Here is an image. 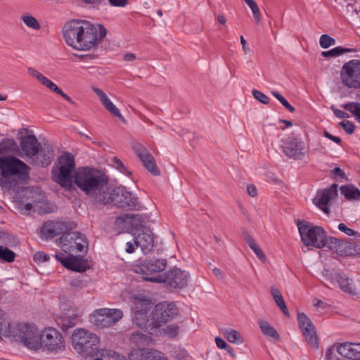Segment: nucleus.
Segmentation results:
<instances>
[{"instance_id": "72a5a7b5", "label": "nucleus", "mask_w": 360, "mask_h": 360, "mask_svg": "<svg viewBox=\"0 0 360 360\" xmlns=\"http://www.w3.org/2000/svg\"><path fill=\"white\" fill-rule=\"evenodd\" d=\"M271 293L277 306L286 316L289 317L290 313L285 303L282 294L278 288L276 287H271Z\"/></svg>"}, {"instance_id": "58836bf2", "label": "nucleus", "mask_w": 360, "mask_h": 360, "mask_svg": "<svg viewBox=\"0 0 360 360\" xmlns=\"http://www.w3.org/2000/svg\"><path fill=\"white\" fill-rule=\"evenodd\" d=\"M357 191L358 188L353 185H343L340 186L341 193L349 200L356 199V191Z\"/></svg>"}, {"instance_id": "4468645a", "label": "nucleus", "mask_w": 360, "mask_h": 360, "mask_svg": "<svg viewBox=\"0 0 360 360\" xmlns=\"http://www.w3.org/2000/svg\"><path fill=\"white\" fill-rule=\"evenodd\" d=\"M76 226L75 223L69 219L51 221L44 222L41 228L40 238L43 240L52 239L58 235L63 233L68 229H72Z\"/></svg>"}, {"instance_id": "393cba45", "label": "nucleus", "mask_w": 360, "mask_h": 360, "mask_svg": "<svg viewBox=\"0 0 360 360\" xmlns=\"http://www.w3.org/2000/svg\"><path fill=\"white\" fill-rule=\"evenodd\" d=\"M297 225L301 240L307 247L306 250L302 248V251L306 252L311 250L309 246L315 247V226H309L304 221H299Z\"/></svg>"}, {"instance_id": "864d4df0", "label": "nucleus", "mask_w": 360, "mask_h": 360, "mask_svg": "<svg viewBox=\"0 0 360 360\" xmlns=\"http://www.w3.org/2000/svg\"><path fill=\"white\" fill-rule=\"evenodd\" d=\"M331 177L335 179H347L345 172L341 168L335 167L330 170Z\"/></svg>"}, {"instance_id": "a878e982", "label": "nucleus", "mask_w": 360, "mask_h": 360, "mask_svg": "<svg viewBox=\"0 0 360 360\" xmlns=\"http://www.w3.org/2000/svg\"><path fill=\"white\" fill-rule=\"evenodd\" d=\"M60 326L64 333H68L69 330L75 327L79 323V317L77 309L70 307L67 311H63L60 317Z\"/></svg>"}, {"instance_id": "0e129e2a", "label": "nucleus", "mask_w": 360, "mask_h": 360, "mask_svg": "<svg viewBox=\"0 0 360 360\" xmlns=\"http://www.w3.org/2000/svg\"><path fill=\"white\" fill-rule=\"evenodd\" d=\"M110 5L114 7H124L128 3L129 0H108Z\"/></svg>"}, {"instance_id": "6ab92c4d", "label": "nucleus", "mask_w": 360, "mask_h": 360, "mask_svg": "<svg viewBox=\"0 0 360 360\" xmlns=\"http://www.w3.org/2000/svg\"><path fill=\"white\" fill-rule=\"evenodd\" d=\"M297 323L307 344L315 346V330L311 319L304 313L297 314Z\"/></svg>"}, {"instance_id": "a19ab883", "label": "nucleus", "mask_w": 360, "mask_h": 360, "mask_svg": "<svg viewBox=\"0 0 360 360\" xmlns=\"http://www.w3.org/2000/svg\"><path fill=\"white\" fill-rule=\"evenodd\" d=\"M352 51L350 49L343 48L342 46L335 47L329 51H323L321 53L322 56L328 58V57H337L344 53H348Z\"/></svg>"}, {"instance_id": "7c9ffc66", "label": "nucleus", "mask_w": 360, "mask_h": 360, "mask_svg": "<svg viewBox=\"0 0 360 360\" xmlns=\"http://www.w3.org/2000/svg\"><path fill=\"white\" fill-rule=\"evenodd\" d=\"M36 156L39 159L41 167L49 166L54 158L52 146L49 143L40 144L39 152Z\"/></svg>"}, {"instance_id": "774afa93", "label": "nucleus", "mask_w": 360, "mask_h": 360, "mask_svg": "<svg viewBox=\"0 0 360 360\" xmlns=\"http://www.w3.org/2000/svg\"><path fill=\"white\" fill-rule=\"evenodd\" d=\"M94 91L97 94V96L99 97V98L101 99V102H103L105 100H106L107 98H108V96L105 94V93L104 91H103L101 89H98V88H96V87H94Z\"/></svg>"}, {"instance_id": "b1692460", "label": "nucleus", "mask_w": 360, "mask_h": 360, "mask_svg": "<svg viewBox=\"0 0 360 360\" xmlns=\"http://www.w3.org/2000/svg\"><path fill=\"white\" fill-rule=\"evenodd\" d=\"M134 240L136 247H140L144 255L149 253L154 247L153 234L148 228L135 235Z\"/></svg>"}, {"instance_id": "c03bdc74", "label": "nucleus", "mask_w": 360, "mask_h": 360, "mask_svg": "<svg viewBox=\"0 0 360 360\" xmlns=\"http://www.w3.org/2000/svg\"><path fill=\"white\" fill-rule=\"evenodd\" d=\"M103 105L105 108L114 116L123 119V116L120 112V110L116 107V105L110 100V98H107L103 102H102Z\"/></svg>"}, {"instance_id": "680f3d73", "label": "nucleus", "mask_w": 360, "mask_h": 360, "mask_svg": "<svg viewBox=\"0 0 360 360\" xmlns=\"http://www.w3.org/2000/svg\"><path fill=\"white\" fill-rule=\"evenodd\" d=\"M27 72L30 75L35 77L40 83L45 77V76H44L41 73H40L33 68H28Z\"/></svg>"}, {"instance_id": "4d7b16f0", "label": "nucleus", "mask_w": 360, "mask_h": 360, "mask_svg": "<svg viewBox=\"0 0 360 360\" xmlns=\"http://www.w3.org/2000/svg\"><path fill=\"white\" fill-rule=\"evenodd\" d=\"M113 163L120 171L129 176L131 175V172L125 167L124 163L117 157L113 158Z\"/></svg>"}, {"instance_id": "aec40b11", "label": "nucleus", "mask_w": 360, "mask_h": 360, "mask_svg": "<svg viewBox=\"0 0 360 360\" xmlns=\"http://www.w3.org/2000/svg\"><path fill=\"white\" fill-rule=\"evenodd\" d=\"M319 198L316 200V207L322 210L325 214H329L330 209L329 202L338 195V184H333L329 188L322 190L318 193Z\"/></svg>"}, {"instance_id": "8fccbe9b", "label": "nucleus", "mask_w": 360, "mask_h": 360, "mask_svg": "<svg viewBox=\"0 0 360 360\" xmlns=\"http://www.w3.org/2000/svg\"><path fill=\"white\" fill-rule=\"evenodd\" d=\"M148 360H167L164 354L155 349H146Z\"/></svg>"}, {"instance_id": "3c124183", "label": "nucleus", "mask_w": 360, "mask_h": 360, "mask_svg": "<svg viewBox=\"0 0 360 360\" xmlns=\"http://www.w3.org/2000/svg\"><path fill=\"white\" fill-rule=\"evenodd\" d=\"M319 44L323 49H327L335 44V39L328 34H323L319 39Z\"/></svg>"}, {"instance_id": "7ed1b4c3", "label": "nucleus", "mask_w": 360, "mask_h": 360, "mask_svg": "<svg viewBox=\"0 0 360 360\" xmlns=\"http://www.w3.org/2000/svg\"><path fill=\"white\" fill-rule=\"evenodd\" d=\"M74 184L86 195L96 198L108 186V179L98 169L89 167H77L73 173Z\"/></svg>"}, {"instance_id": "5fc2aeb1", "label": "nucleus", "mask_w": 360, "mask_h": 360, "mask_svg": "<svg viewBox=\"0 0 360 360\" xmlns=\"http://www.w3.org/2000/svg\"><path fill=\"white\" fill-rule=\"evenodd\" d=\"M41 84L49 88L51 91L55 92L56 94H60L61 89L52 81H51L47 77H44V79L41 82Z\"/></svg>"}, {"instance_id": "bb28decb", "label": "nucleus", "mask_w": 360, "mask_h": 360, "mask_svg": "<svg viewBox=\"0 0 360 360\" xmlns=\"http://www.w3.org/2000/svg\"><path fill=\"white\" fill-rule=\"evenodd\" d=\"M338 352L349 360H360V343H342L338 346Z\"/></svg>"}, {"instance_id": "37998d69", "label": "nucleus", "mask_w": 360, "mask_h": 360, "mask_svg": "<svg viewBox=\"0 0 360 360\" xmlns=\"http://www.w3.org/2000/svg\"><path fill=\"white\" fill-rule=\"evenodd\" d=\"M338 350V346L336 348L332 347L328 349L326 353V360H349L345 356H341Z\"/></svg>"}, {"instance_id": "c756f323", "label": "nucleus", "mask_w": 360, "mask_h": 360, "mask_svg": "<svg viewBox=\"0 0 360 360\" xmlns=\"http://www.w3.org/2000/svg\"><path fill=\"white\" fill-rule=\"evenodd\" d=\"M20 190H15L17 192V195H18V198L20 199V205L22 210L31 211L33 208L32 202H27L26 200L29 199L30 197L34 198V191L30 187H25L22 186L20 188Z\"/></svg>"}, {"instance_id": "de8ad7c7", "label": "nucleus", "mask_w": 360, "mask_h": 360, "mask_svg": "<svg viewBox=\"0 0 360 360\" xmlns=\"http://www.w3.org/2000/svg\"><path fill=\"white\" fill-rule=\"evenodd\" d=\"M271 94L290 112H294L295 108L278 91H271Z\"/></svg>"}, {"instance_id": "f257e3e1", "label": "nucleus", "mask_w": 360, "mask_h": 360, "mask_svg": "<svg viewBox=\"0 0 360 360\" xmlns=\"http://www.w3.org/2000/svg\"><path fill=\"white\" fill-rule=\"evenodd\" d=\"M179 313V309L174 302L164 301L156 304L149 314L145 309L136 311L134 321L141 329L157 335L159 328L174 319Z\"/></svg>"}, {"instance_id": "f3484780", "label": "nucleus", "mask_w": 360, "mask_h": 360, "mask_svg": "<svg viewBox=\"0 0 360 360\" xmlns=\"http://www.w3.org/2000/svg\"><path fill=\"white\" fill-rule=\"evenodd\" d=\"M282 152L289 158L301 160L307 150L305 143L294 136H288L281 140Z\"/></svg>"}, {"instance_id": "9b49d317", "label": "nucleus", "mask_w": 360, "mask_h": 360, "mask_svg": "<svg viewBox=\"0 0 360 360\" xmlns=\"http://www.w3.org/2000/svg\"><path fill=\"white\" fill-rule=\"evenodd\" d=\"M167 264V261L165 258H140L133 265V270L136 274H142L143 279L146 281L145 278H155L156 276L152 275L164 271Z\"/></svg>"}, {"instance_id": "09e8293b", "label": "nucleus", "mask_w": 360, "mask_h": 360, "mask_svg": "<svg viewBox=\"0 0 360 360\" xmlns=\"http://www.w3.org/2000/svg\"><path fill=\"white\" fill-rule=\"evenodd\" d=\"M247 5L251 9L256 23L260 22V12L257 3L254 0H244Z\"/></svg>"}, {"instance_id": "9d476101", "label": "nucleus", "mask_w": 360, "mask_h": 360, "mask_svg": "<svg viewBox=\"0 0 360 360\" xmlns=\"http://www.w3.org/2000/svg\"><path fill=\"white\" fill-rule=\"evenodd\" d=\"M60 245L66 253L87 252L89 242L84 234L78 231H65L60 238Z\"/></svg>"}, {"instance_id": "338daca9", "label": "nucleus", "mask_w": 360, "mask_h": 360, "mask_svg": "<svg viewBox=\"0 0 360 360\" xmlns=\"http://www.w3.org/2000/svg\"><path fill=\"white\" fill-rule=\"evenodd\" d=\"M54 257L56 260L64 266V264H65V262L68 260V256H65L63 252H56Z\"/></svg>"}, {"instance_id": "0eeeda50", "label": "nucleus", "mask_w": 360, "mask_h": 360, "mask_svg": "<svg viewBox=\"0 0 360 360\" xmlns=\"http://www.w3.org/2000/svg\"><path fill=\"white\" fill-rule=\"evenodd\" d=\"M84 32L80 34L82 41L79 42V51H88L97 46L105 38L107 30L103 25L82 20Z\"/></svg>"}, {"instance_id": "dca6fc26", "label": "nucleus", "mask_w": 360, "mask_h": 360, "mask_svg": "<svg viewBox=\"0 0 360 360\" xmlns=\"http://www.w3.org/2000/svg\"><path fill=\"white\" fill-rule=\"evenodd\" d=\"M82 20H72L63 27V35L65 42L75 50L79 51V44L82 41L81 35L84 32L82 27Z\"/></svg>"}, {"instance_id": "412c9836", "label": "nucleus", "mask_w": 360, "mask_h": 360, "mask_svg": "<svg viewBox=\"0 0 360 360\" xmlns=\"http://www.w3.org/2000/svg\"><path fill=\"white\" fill-rule=\"evenodd\" d=\"M340 245V240L333 236H328L321 226H316V248H324L337 252Z\"/></svg>"}, {"instance_id": "ddd939ff", "label": "nucleus", "mask_w": 360, "mask_h": 360, "mask_svg": "<svg viewBox=\"0 0 360 360\" xmlns=\"http://www.w3.org/2000/svg\"><path fill=\"white\" fill-rule=\"evenodd\" d=\"M41 349L51 354H58L65 349L63 335L55 328H49L43 332Z\"/></svg>"}, {"instance_id": "f8f14e48", "label": "nucleus", "mask_w": 360, "mask_h": 360, "mask_svg": "<svg viewBox=\"0 0 360 360\" xmlns=\"http://www.w3.org/2000/svg\"><path fill=\"white\" fill-rule=\"evenodd\" d=\"M122 317L121 309L101 308L94 311L91 315V322L101 329L112 326Z\"/></svg>"}, {"instance_id": "4be33fe9", "label": "nucleus", "mask_w": 360, "mask_h": 360, "mask_svg": "<svg viewBox=\"0 0 360 360\" xmlns=\"http://www.w3.org/2000/svg\"><path fill=\"white\" fill-rule=\"evenodd\" d=\"M335 276L336 282L344 292L355 296L356 299H360V293L357 291L352 278L344 271H338Z\"/></svg>"}, {"instance_id": "13d9d810", "label": "nucleus", "mask_w": 360, "mask_h": 360, "mask_svg": "<svg viewBox=\"0 0 360 360\" xmlns=\"http://www.w3.org/2000/svg\"><path fill=\"white\" fill-rule=\"evenodd\" d=\"M338 229L340 231L345 233V234H347V236H358V237L360 236V234L357 231H355L352 230V229L348 228L343 223H340L338 225Z\"/></svg>"}, {"instance_id": "052dcab7", "label": "nucleus", "mask_w": 360, "mask_h": 360, "mask_svg": "<svg viewBox=\"0 0 360 360\" xmlns=\"http://www.w3.org/2000/svg\"><path fill=\"white\" fill-rule=\"evenodd\" d=\"M179 328L176 325H168L165 328V333H167L169 337L174 338L177 335Z\"/></svg>"}, {"instance_id": "423d86ee", "label": "nucleus", "mask_w": 360, "mask_h": 360, "mask_svg": "<svg viewBox=\"0 0 360 360\" xmlns=\"http://www.w3.org/2000/svg\"><path fill=\"white\" fill-rule=\"evenodd\" d=\"M58 161L60 166L57 169H52L53 181L67 191L74 190V178L72 174L76 169L74 156L67 153L66 155L60 157Z\"/></svg>"}, {"instance_id": "2eb2a0df", "label": "nucleus", "mask_w": 360, "mask_h": 360, "mask_svg": "<svg viewBox=\"0 0 360 360\" xmlns=\"http://www.w3.org/2000/svg\"><path fill=\"white\" fill-rule=\"evenodd\" d=\"M342 82L349 88H360V60H351L345 63L340 72Z\"/></svg>"}, {"instance_id": "39448f33", "label": "nucleus", "mask_w": 360, "mask_h": 360, "mask_svg": "<svg viewBox=\"0 0 360 360\" xmlns=\"http://www.w3.org/2000/svg\"><path fill=\"white\" fill-rule=\"evenodd\" d=\"M10 335L33 352L41 349L43 332L34 323H16L9 328Z\"/></svg>"}, {"instance_id": "cd10ccee", "label": "nucleus", "mask_w": 360, "mask_h": 360, "mask_svg": "<svg viewBox=\"0 0 360 360\" xmlns=\"http://www.w3.org/2000/svg\"><path fill=\"white\" fill-rule=\"evenodd\" d=\"M64 267L75 272L82 273L87 270L88 265L86 261L80 255L75 256L69 253Z\"/></svg>"}, {"instance_id": "a18cd8bd", "label": "nucleus", "mask_w": 360, "mask_h": 360, "mask_svg": "<svg viewBox=\"0 0 360 360\" xmlns=\"http://www.w3.org/2000/svg\"><path fill=\"white\" fill-rule=\"evenodd\" d=\"M148 336L139 331L133 332L130 335V341L137 345L143 344L148 340Z\"/></svg>"}, {"instance_id": "f03ea898", "label": "nucleus", "mask_w": 360, "mask_h": 360, "mask_svg": "<svg viewBox=\"0 0 360 360\" xmlns=\"http://www.w3.org/2000/svg\"><path fill=\"white\" fill-rule=\"evenodd\" d=\"M30 167L15 156L0 157V186L4 192L20 190L30 180Z\"/></svg>"}, {"instance_id": "5701e85b", "label": "nucleus", "mask_w": 360, "mask_h": 360, "mask_svg": "<svg viewBox=\"0 0 360 360\" xmlns=\"http://www.w3.org/2000/svg\"><path fill=\"white\" fill-rule=\"evenodd\" d=\"M40 143L34 134L25 135L20 142V150L23 155L32 158L39 152Z\"/></svg>"}, {"instance_id": "bf43d9fd", "label": "nucleus", "mask_w": 360, "mask_h": 360, "mask_svg": "<svg viewBox=\"0 0 360 360\" xmlns=\"http://www.w3.org/2000/svg\"><path fill=\"white\" fill-rule=\"evenodd\" d=\"M340 125L342 127V129L348 134H352L354 133L355 129L354 124L350 121H342L340 122Z\"/></svg>"}, {"instance_id": "473e14b6", "label": "nucleus", "mask_w": 360, "mask_h": 360, "mask_svg": "<svg viewBox=\"0 0 360 360\" xmlns=\"http://www.w3.org/2000/svg\"><path fill=\"white\" fill-rule=\"evenodd\" d=\"M243 235L245 242L248 243L251 250L255 253L257 258L262 262L266 261V256L264 253L258 246L255 239L247 231L244 232Z\"/></svg>"}, {"instance_id": "6e6552de", "label": "nucleus", "mask_w": 360, "mask_h": 360, "mask_svg": "<svg viewBox=\"0 0 360 360\" xmlns=\"http://www.w3.org/2000/svg\"><path fill=\"white\" fill-rule=\"evenodd\" d=\"M74 349L79 354L94 356L98 352V338L85 329H77L72 335Z\"/></svg>"}, {"instance_id": "e433bc0d", "label": "nucleus", "mask_w": 360, "mask_h": 360, "mask_svg": "<svg viewBox=\"0 0 360 360\" xmlns=\"http://www.w3.org/2000/svg\"><path fill=\"white\" fill-rule=\"evenodd\" d=\"M227 340L233 344H240L243 342L242 337L238 331L231 328L225 329L223 332Z\"/></svg>"}, {"instance_id": "a211bd4d", "label": "nucleus", "mask_w": 360, "mask_h": 360, "mask_svg": "<svg viewBox=\"0 0 360 360\" xmlns=\"http://www.w3.org/2000/svg\"><path fill=\"white\" fill-rule=\"evenodd\" d=\"M131 148L148 172L154 176L160 175V172L156 165L154 158L143 144L138 142L134 143L131 145Z\"/></svg>"}, {"instance_id": "2f4dec72", "label": "nucleus", "mask_w": 360, "mask_h": 360, "mask_svg": "<svg viewBox=\"0 0 360 360\" xmlns=\"http://www.w3.org/2000/svg\"><path fill=\"white\" fill-rule=\"evenodd\" d=\"M125 219V220L122 219V221H125L131 225V231H132V235L134 236L136 235L141 231H143V229H147V227L144 225V220L142 216L139 214H126Z\"/></svg>"}, {"instance_id": "1a4fd4ad", "label": "nucleus", "mask_w": 360, "mask_h": 360, "mask_svg": "<svg viewBox=\"0 0 360 360\" xmlns=\"http://www.w3.org/2000/svg\"><path fill=\"white\" fill-rule=\"evenodd\" d=\"M189 278V274L187 271L174 266L163 274H158L155 278H145V280L155 283H165L174 289H183L188 285Z\"/></svg>"}, {"instance_id": "20e7f679", "label": "nucleus", "mask_w": 360, "mask_h": 360, "mask_svg": "<svg viewBox=\"0 0 360 360\" xmlns=\"http://www.w3.org/2000/svg\"><path fill=\"white\" fill-rule=\"evenodd\" d=\"M96 201L103 205L112 204L127 210H140L141 208L138 197L123 186L115 188L107 186L98 195Z\"/></svg>"}, {"instance_id": "c85d7f7f", "label": "nucleus", "mask_w": 360, "mask_h": 360, "mask_svg": "<svg viewBox=\"0 0 360 360\" xmlns=\"http://www.w3.org/2000/svg\"><path fill=\"white\" fill-rule=\"evenodd\" d=\"M337 252L342 256H360V242L349 240L340 241Z\"/></svg>"}, {"instance_id": "4c0bfd02", "label": "nucleus", "mask_w": 360, "mask_h": 360, "mask_svg": "<svg viewBox=\"0 0 360 360\" xmlns=\"http://www.w3.org/2000/svg\"><path fill=\"white\" fill-rule=\"evenodd\" d=\"M341 107L344 110L350 112L354 115L356 121L360 123V103L349 102L341 105Z\"/></svg>"}, {"instance_id": "c9c22d12", "label": "nucleus", "mask_w": 360, "mask_h": 360, "mask_svg": "<svg viewBox=\"0 0 360 360\" xmlns=\"http://www.w3.org/2000/svg\"><path fill=\"white\" fill-rule=\"evenodd\" d=\"M18 149V144L13 139H3L0 141V154L4 155L10 152L16 151Z\"/></svg>"}, {"instance_id": "ea45409f", "label": "nucleus", "mask_w": 360, "mask_h": 360, "mask_svg": "<svg viewBox=\"0 0 360 360\" xmlns=\"http://www.w3.org/2000/svg\"><path fill=\"white\" fill-rule=\"evenodd\" d=\"M15 253L6 247L0 245V259L6 262H12L15 260Z\"/></svg>"}, {"instance_id": "f704fd0d", "label": "nucleus", "mask_w": 360, "mask_h": 360, "mask_svg": "<svg viewBox=\"0 0 360 360\" xmlns=\"http://www.w3.org/2000/svg\"><path fill=\"white\" fill-rule=\"evenodd\" d=\"M259 328L262 333L276 340H280V335L277 330L267 321L261 320L259 321Z\"/></svg>"}, {"instance_id": "6e6d98bb", "label": "nucleus", "mask_w": 360, "mask_h": 360, "mask_svg": "<svg viewBox=\"0 0 360 360\" xmlns=\"http://www.w3.org/2000/svg\"><path fill=\"white\" fill-rule=\"evenodd\" d=\"M49 259V255L43 251H38L34 253L33 260L37 264L45 262Z\"/></svg>"}, {"instance_id": "79ce46f5", "label": "nucleus", "mask_w": 360, "mask_h": 360, "mask_svg": "<svg viewBox=\"0 0 360 360\" xmlns=\"http://www.w3.org/2000/svg\"><path fill=\"white\" fill-rule=\"evenodd\" d=\"M21 19L23 22L30 28H32L34 30H38L41 27L37 20L30 15H24L22 16Z\"/></svg>"}, {"instance_id": "603ef678", "label": "nucleus", "mask_w": 360, "mask_h": 360, "mask_svg": "<svg viewBox=\"0 0 360 360\" xmlns=\"http://www.w3.org/2000/svg\"><path fill=\"white\" fill-rule=\"evenodd\" d=\"M252 96L254 98L263 104L269 103L270 98L261 91L253 89L252 91Z\"/></svg>"}, {"instance_id": "49530a36", "label": "nucleus", "mask_w": 360, "mask_h": 360, "mask_svg": "<svg viewBox=\"0 0 360 360\" xmlns=\"http://www.w3.org/2000/svg\"><path fill=\"white\" fill-rule=\"evenodd\" d=\"M130 360H148L146 350L143 348L134 349L129 354Z\"/></svg>"}, {"instance_id": "69168bd1", "label": "nucleus", "mask_w": 360, "mask_h": 360, "mask_svg": "<svg viewBox=\"0 0 360 360\" xmlns=\"http://www.w3.org/2000/svg\"><path fill=\"white\" fill-rule=\"evenodd\" d=\"M332 110H333L334 115L338 118L343 119V118H348L349 117L347 112H345L341 110L337 109L334 107H332Z\"/></svg>"}, {"instance_id": "e2e57ef3", "label": "nucleus", "mask_w": 360, "mask_h": 360, "mask_svg": "<svg viewBox=\"0 0 360 360\" xmlns=\"http://www.w3.org/2000/svg\"><path fill=\"white\" fill-rule=\"evenodd\" d=\"M337 272H335L333 269H325L322 274L326 278V280H335V274Z\"/></svg>"}]
</instances>
